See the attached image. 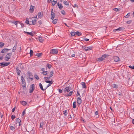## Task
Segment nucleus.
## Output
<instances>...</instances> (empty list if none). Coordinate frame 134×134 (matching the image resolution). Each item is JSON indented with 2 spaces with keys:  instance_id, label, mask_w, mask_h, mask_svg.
<instances>
[{
  "instance_id": "obj_1",
  "label": "nucleus",
  "mask_w": 134,
  "mask_h": 134,
  "mask_svg": "<svg viewBox=\"0 0 134 134\" xmlns=\"http://www.w3.org/2000/svg\"><path fill=\"white\" fill-rule=\"evenodd\" d=\"M12 55V53H8L5 57L4 59L6 61H8Z\"/></svg>"
},
{
  "instance_id": "obj_2",
  "label": "nucleus",
  "mask_w": 134,
  "mask_h": 134,
  "mask_svg": "<svg viewBox=\"0 0 134 134\" xmlns=\"http://www.w3.org/2000/svg\"><path fill=\"white\" fill-rule=\"evenodd\" d=\"M35 85L34 84H32L30 86V87L29 89V93H31L33 92L34 89Z\"/></svg>"
},
{
  "instance_id": "obj_3",
  "label": "nucleus",
  "mask_w": 134,
  "mask_h": 134,
  "mask_svg": "<svg viewBox=\"0 0 134 134\" xmlns=\"http://www.w3.org/2000/svg\"><path fill=\"white\" fill-rule=\"evenodd\" d=\"M10 64V62H3L0 63V66L2 67H4Z\"/></svg>"
},
{
  "instance_id": "obj_4",
  "label": "nucleus",
  "mask_w": 134,
  "mask_h": 134,
  "mask_svg": "<svg viewBox=\"0 0 134 134\" xmlns=\"http://www.w3.org/2000/svg\"><path fill=\"white\" fill-rule=\"evenodd\" d=\"M58 53V50L56 49H53L51 50L50 53L51 54H57Z\"/></svg>"
},
{
  "instance_id": "obj_5",
  "label": "nucleus",
  "mask_w": 134,
  "mask_h": 134,
  "mask_svg": "<svg viewBox=\"0 0 134 134\" xmlns=\"http://www.w3.org/2000/svg\"><path fill=\"white\" fill-rule=\"evenodd\" d=\"M77 105L78 106H79L80 105V104L82 102V100L79 97L77 98Z\"/></svg>"
},
{
  "instance_id": "obj_6",
  "label": "nucleus",
  "mask_w": 134,
  "mask_h": 134,
  "mask_svg": "<svg viewBox=\"0 0 134 134\" xmlns=\"http://www.w3.org/2000/svg\"><path fill=\"white\" fill-rule=\"evenodd\" d=\"M28 75L29 76V78L31 79V81H32L33 79V76L32 75V73L29 71L27 72Z\"/></svg>"
},
{
  "instance_id": "obj_7",
  "label": "nucleus",
  "mask_w": 134,
  "mask_h": 134,
  "mask_svg": "<svg viewBox=\"0 0 134 134\" xmlns=\"http://www.w3.org/2000/svg\"><path fill=\"white\" fill-rule=\"evenodd\" d=\"M125 28L123 27H120L117 29H114L113 31L114 32L116 31H120L123 30Z\"/></svg>"
},
{
  "instance_id": "obj_8",
  "label": "nucleus",
  "mask_w": 134,
  "mask_h": 134,
  "mask_svg": "<svg viewBox=\"0 0 134 134\" xmlns=\"http://www.w3.org/2000/svg\"><path fill=\"white\" fill-rule=\"evenodd\" d=\"M53 9L52 10L51 14V18L52 20H53L55 16V14L53 12Z\"/></svg>"
},
{
  "instance_id": "obj_9",
  "label": "nucleus",
  "mask_w": 134,
  "mask_h": 134,
  "mask_svg": "<svg viewBox=\"0 0 134 134\" xmlns=\"http://www.w3.org/2000/svg\"><path fill=\"white\" fill-rule=\"evenodd\" d=\"M35 7L34 6L31 5L29 9L30 12L31 13H32L34 10Z\"/></svg>"
},
{
  "instance_id": "obj_10",
  "label": "nucleus",
  "mask_w": 134,
  "mask_h": 134,
  "mask_svg": "<svg viewBox=\"0 0 134 134\" xmlns=\"http://www.w3.org/2000/svg\"><path fill=\"white\" fill-rule=\"evenodd\" d=\"M10 49L7 48H4L1 51V53H6Z\"/></svg>"
},
{
  "instance_id": "obj_11",
  "label": "nucleus",
  "mask_w": 134,
  "mask_h": 134,
  "mask_svg": "<svg viewBox=\"0 0 134 134\" xmlns=\"http://www.w3.org/2000/svg\"><path fill=\"white\" fill-rule=\"evenodd\" d=\"M114 59L115 62H118L120 60L119 57L117 56H114L113 58Z\"/></svg>"
},
{
  "instance_id": "obj_12",
  "label": "nucleus",
  "mask_w": 134,
  "mask_h": 134,
  "mask_svg": "<svg viewBox=\"0 0 134 134\" xmlns=\"http://www.w3.org/2000/svg\"><path fill=\"white\" fill-rule=\"evenodd\" d=\"M16 73H17L18 75L19 76L20 75V70L18 68V67L17 66H16Z\"/></svg>"
},
{
  "instance_id": "obj_13",
  "label": "nucleus",
  "mask_w": 134,
  "mask_h": 134,
  "mask_svg": "<svg viewBox=\"0 0 134 134\" xmlns=\"http://www.w3.org/2000/svg\"><path fill=\"white\" fill-rule=\"evenodd\" d=\"M26 83L25 81H22V86L23 87V88H26Z\"/></svg>"
},
{
  "instance_id": "obj_14",
  "label": "nucleus",
  "mask_w": 134,
  "mask_h": 134,
  "mask_svg": "<svg viewBox=\"0 0 134 134\" xmlns=\"http://www.w3.org/2000/svg\"><path fill=\"white\" fill-rule=\"evenodd\" d=\"M57 5L58 7L60 9H62L63 8V6L61 4V3L59 4V2L58 3Z\"/></svg>"
},
{
  "instance_id": "obj_15",
  "label": "nucleus",
  "mask_w": 134,
  "mask_h": 134,
  "mask_svg": "<svg viewBox=\"0 0 134 134\" xmlns=\"http://www.w3.org/2000/svg\"><path fill=\"white\" fill-rule=\"evenodd\" d=\"M11 22L12 23L14 24V25H16V26H17V24H19V23H20V22H19V21H11Z\"/></svg>"
},
{
  "instance_id": "obj_16",
  "label": "nucleus",
  "mask_w": 134,
  "mask_h": 134,
  "mask_svg": "<svg viewBox=\"0 0 134 134\" xmlns=\"http://www.w3.org/2000/svg\"><path fill=\"white\" fill-rule=\"evenodd\" d=\"M108 56V55L104 54L102 56L101 58L102 59V60H103L105 59L106 57Z\"/></svg>"
},
{
  "instance_id": "obj_17",
  "label": "nucleus",
  "mask_w": 134,
  "mask_h": 134,
  "mask_svg": "<svg viewBox=\"0 0 134 134\" xmlns=\"http://www.w3.org/2000/svg\"><path fill=\"white\" fill-rule=\"evenodd\" d=\"M20 103L23 105L24 106H25L27 103L26 102L23 100L20 101Z\"/></svg>"
},
{
  "instance_id": "obj_18",
  "label": "nucleus",
  "mask_w": 134,
  "mask_h": 134,
  "mask_svg": "<svg viewBox=\"0 0 134 134\" xmlns=\"http://www.w3.org/2000/svg\"><path fill=\"white\" fill-rule=\"evenodd\" d=\"M24 33L25 34H27L28 35H30L31 36H33L34 35L31 32H28L24 31Z\"/></svg>"
},
{
  "instance_id": "obj_19",
  "label": "nucleus",
  "mask_w": 134,
  "mask_h": 134,
  "mask_svg": "<svg viewBox=\"0 0 134 134\" xmlns=\"http://www.w3.org/2000/svg\"><path fill=\"white\" fill-rule=\"evenodd\" d=\"M39 86L40 88L42 90L44 91L45 90V88L44 89L43 88L42 85L41 83H39Z\"/></svg>"
},
{
  "instance_id": "obj_20",
  "label": "nucleus",
  "mask_w": 134,
  "mask_h": 134,
  "mask_svg": "<svg viewBox=\"0 0 134 134\" xmlns=\"http://www.w3.org/2000/svg\"><path fill=\"white\" fill-rule=\"evenodd\" d=\"M37 15L38 18H42L43 16V14H41V12H39L38 13Z\"/></svg>"
},
{
  "instance_id": "obj_21",
  "label": "nucleus",
  "mask_w": 134,
  "mask_h": 134,
  "mask_svg": "<svg viewBox=\"0 0 134 134\" xmlns=\"http://www.w3.org/2000/svg\"><path fill=\"white\" fill-rule=\"evenodd\" d=\"M72 92H73L72 91H71L70 92L68 93L67 95H65V96L67 97L68 96H70L72 95Z\"/></svg>"
},
{
  "instance_id": "obj_22",
  "label": "nucleus",
  "mask_w": 134,
  "mask_h": 134,
  "mask_svg": "<svg viewBox=\"0 0 134 134\" xmlns=\"http://www.w3.org/2000/svg\"><path fill=\"white\" fill-rule=\"evenodd\" d=\"M81 84L82 86V88H85L86 87L85 83L84 82H82L81 83Z\"/></svg>"
},
{
  "instance_id": "obj_23",
  "label": "nucleus",
  "mask_w": 134,
  "mask_h": 134,
  "mask_svg": "<svg viewBox=\"0 0 134 134\" xmlns=\"http://www.w3.org/2000/svg\"><path fill=\"white\" fill-rule=\"evenodd\" d=\"M42 53H36V56H37L38 57H40L42 55Z\"/></svg>"
},
{
  "instance_id": "obj_24",
  "label": "nucleus",
  "mask_w": 134,
  "mask_h": 134,
  "mask_svg": "<svg viewBox=\"0 0 134 134\" xmlns=\"http://www.w3.org/2000/svg\"><path fill=\"white\" fill-rule=\"evenodd\" d=\"M17 46V44H15V45H14V46L12 50V52H14L15 51V50L16 49Z\"/></svg>"
},
{
  "instance_id": "obj_25",
  "label": "nucleus",
  "mask_w": 134,
  "mask_h": 134,
  "mask_svg": "<svg viewBox=\"0 0 134 134\" xmlns=\"http://www.w3.org/2000/svg\"><path fill=\"white\" fill-rule=\"evenodd\" d=\"M76 34L78 36H80L82 35V33L81 32L77 31L75 32Z\"/></svg>"
},
{
  "instance_id": "obj_26",
  "label": "nucleus",
  "mask_w": 134,
  "mask_h": 134,
  "mask_svg": "<svg viewBox=\"0 0 134 134\" xmlns=\"http://www.w3.org/2000/svg\"><path fill=\"white\" fill-rule=\"evenodd\" d=\"M25 23L27 24L31 25L29 23V19L27 18H26Z\"/></svg>"
},
{
  "instance_id": "obj_27",
  "label": "nucleus",
  "mask_w": 134,
  "mask_h": 134,
  "mask_svg": "<svg viewBox=\"0 0 134 134\" xmlns=\"http://www.w3.org/2000/svg\"><path fill=\"white\" fill-rule=\"evenodd\" d=\"M69 87H66L64 89V91H65V92H69L70 90L69 89Z\"/></svg>"
},
{
  "instance_id": "obj_28",
  "label": "nucleus",
  "mask_w": 134,
  "mask_h": 134,
  "mask_svg": "<svg viewBox=\"0 0 134 134\" xmlns=\"http://www.w3.org/2000/svg\"><path fill=\"white\" fill-rule=\"evenodd\" d=\"M48 72L47 71H43L41 73L42 74L45 75L48 74Z\"/></svg>"
},
{
  "instance_id": "obj_29",
  "label": "nucleus",
  "mask_w": 134,
  "mask_h": 134,
  "mask_svg": "<svg viewBox=\"0 0 134 134\" xmlns=\"http://www.w3.org/2000/svg\"><path fill=\"white\" fill-rule=\"evenodd\" d=\"M76 102H74L72 104V107L74 108H75L76 107Z\"/></svg>"
},
{
  "instance_id": "obj_30",
  "label": "nucleus",
  "mask_w": 134,
  "mask_h": 134,
  "mask_svg": "<svg viewBox=\"0 0 134 134\" xmlns=\"http://www.w3.org/2000/svg\"><path fill=\"white\" fill-rule=\"evenodd\" d=\"M16 123H20V122H21V120L19 118H16Z\"/></svg>"
},
{
  "instance_id": "obj_31",
  "label": "nucleus",
  "mask_w": 134,
  "mask_h": 134,
  "mask_svg": "<svg viewBox=\"0 0 134 134\" xmlns=\"http://www.w3.org/2000/svg\"><path fill=\"white\" fill-rule=\"evenodd\" d=\"M57 3V1H55L54 0H53L52 2V5L53 6H54Z\"/></svg>"
},
{
  "instance_id": "obj_32",
  "label": "nucleus",
  "mask_w": 134,
  "mask_h": 134,
  "mask_svg": "<svg viewBox=\"0 0 134 134\" xmlns=\"http://www.w3.org/2000/svg\"><path fill=\"white\" fill-rule=\"evenodd\" d=\"M112 87L113 88H117L118 87V86L117 85H116L114 84H113L112 85Z\"/></svg>"
},
{
  "instance_id": "obj_33",
  "label": "nucleus",
  "mask_w": 134,
  "mask_h": 134,
  "mask_svg": "<svg viewBox=\"0 0 134 134\" xmlns=\"http://www.w3.org/2000/svg\"><path fill=\"white\" fill-rule=\"evenodd\" d=\"M38 40L40 41V42L41 43H42L43 42V40L42 39V38L40 37H38Z\"/></svg>"
},
{
  "instance_id": "obj_34",
  "label": "nucleus",
  "mask_w": 134,
  "mask_h": 134,
  "mask_svg": "<svg viewBox=\"0 0 134 134\" xmlns=\"http://www.w3.org/2000/svg\"><path fill=\"white\" fill-rule=\"evenodd\" d=\"M45 82L50 84H52L53 83V82L52 81L45 80Z\"/></svg>"
},
{
  "instance_id": "obj_35",
  "label": "nucleus",
  "mask_w": 134,
  "mask_h": 134,
  "mask_svg": "<svg viewBox=\"0 0 134 134\" xmlns=\"http://www.w3.org/2000/svg\"><path fill=\"white\" fill-rule=\"evenodd\" d=\"M63 3L66 5H69V3L66 1H64Z\"/></svg>"
},
{
  "instance_id": "obj_36",
  "label": "nucleus",
  "mask_w": 134,
  "mask_h": 134,
  "mask_svg": "<svg viewBox=\"0 0 134 134\" xmlns=\"http://www.w3.org/2000/svg\"><path fill=\"white\" fill-rule=\"evenodd\" d=\"M33 53V52L32 50L31 49L30 51V56L31 57L32 56Z\"/></svg>"
},
{
  "instance_id": "obj_37",
  "label": "nucleus",
  "mask_w": 134,
  "mask_h": 134,
  "mask_svg": "<svg viewBox=\"0 0 134 134\" xmlns=\"http://www.w3.org/2000/svg\"><path fill=\"white\" fill-rule=\"evenodd\" d=\"M83 49H85V51H88V47H85V46H83Z\"/></svg>"
},
{
  "instance_id": "obj_38",
  "label": "nucleus",
  "mask_w": 134,
  "mask_h": 134,
  "mask_svg": "<svg viewBox=\"0 0 134 134\" xmlns=\"http://www.w3.org/2000/svg\"><path fill=\"white\" fill-rule=\"evenodd\" d=\"M57 20L56 19H55L54 20H53L52 21L53 23L54 24H55L57 22Z\"/></svg>"
},
{
  "instance_id": "obj_39",
  "label": "nucleus",
  "mask_w": 134,
  "mask_h": 134,
  "mask_svg": "<svg viewBox=\"0 0 134 134\" xmlns=\"http://www.w3.org/2000/svg\"><path fill=\"white\" fill-rule=\"evenodd\" d=\"M35 78L37 80H38L39 79V78L38 76L36 74L35 75H34Z\"/></svg>"
},
{
  "instance_id": "obj_40",
  "label": "nucleus",
  "mask_w": 134,
  "mask_h": 134,
  "mask_svg": "<svg viewBox=\"0 0 134 134\" xmlns=\"http://www.w3.org/2000/svg\"><path fill=\"white\" fill-rule=\"evenodd\" d=\"M53 75V71H51L50 73V77H52Z\"/></svg>"
},
{
  "instance_id": "obj_41",
  "label": "nucleus",
  "mask_w": 134,
  "mask_h": 134,
  "mask_svg": "<svg viewBox=\"0 0 134 134\" xmlns=\"http://www.w3.org/2000/svg\"><path fill=\"white\" fill-rule=\"evenodd\" d=\"M44 124V122L43 121L41 122L40 124V126L41 128H42Z\"/></svg>"
},
{
  "instance_id": "obj_42",
  "label": "nucleus",
  "mask_w": 134,
  "mask_h": 134,
  "mask_svg": "<svg viewBox=\"0 0 134 134\" xmlns=\"http://www.w3.org/2000/svg\"><path fill=\"white\" fill-rule=\"evenodd\" d=\"M71 35L72 36H75L76 34L75 32H72L70 33Z\"/></svg>"
},
{
  "instance_id": "obj_43",
  "label": "nucleus",
  "mask_w": 134,
  "mask_h": 134,
  "mask_svg": "<svg viewBox=\"0 0 134 134\" xmlns=\"http://www.w3.org/2000/svg\"><path fill=\"white\" fill-rule=\"evenodd\" d=\"M61 13L64 15H65V11L63 10H62L61 11Z\"/></svg>"
},
{
  "instance_id": "obj_44",
  "label": "nucleus",
  "mask_w": 134,
  "mask_h": 134,
  "mask_svg": "<svg viewBox=\"0 0 134 134\" xmlns=\"http://www.w3.org/2000/svg\"><path fill=\"white\" fill-rule=\"evenodd\" d=\"M4 45V43L2 42H0V47L2 48Z\"/></svg>"
},
{
  "instance_id": "obj_45",
  "label": "nucleus",
  "mask_w": 134,
  "mask_h": 134,
  "mask_svg": "<svg viewBox=\"0 0 134 134\" xmlns=\"http://www.w3.org/2000/svg\"><path fill=\"white\" fill-rule=\"evenodd\" d=\"M63 114H64V115L65 116H66L67 115V110H65L63 111Z\"/></svg>"
},
{
  "instance_id": "obj_46",
  "label": "nucleus",
  "mask_w": 134,
  "mask_h": 134,
  "mask_svg": "<svg viewBox=\"0 0 134 134\" xmlns=\"http://www.w3.org/2000/svg\"><path fill=\"white\" fill-rule=\"evenodd\" d=\"M47 66L48 69H50L52 66V65L49 64H47Z\"/></svg>"
},
{
  "instance_id": "obj_47",
  "label": "nucleus",
  "mask_w": 134,
  "mask_h": 134,
  "mask_svg": "<svg viewBox=\"0 0 134 134\" xmlns=\"http://www.w3.org/2000/svg\"><path fill=\"white\" fill-rule=\"evenodd\" d=\"M130 15V13H128L127 15H126L125 16V17L126 18H128Z\"/></svg>"
},
{
  "instance_id": "obj_48",
  "label": "nucleus",
  "mask_w": 134,
  "mask_h": 134,
  "mask_svg": "<svg viewBox=\"0 0 134 134\" xmlns=\"http://www.w3.org/2000/svg\"><path fill=\"white\" fill-rule=\"evenodd\" d=\"M32 23L30 24H32L33 25H35L36 23V22L34 21L33 20H32Z\"/></svg>"
},
{
  "instance_id": "obj_49",
  "label": "nucleus",
  "mask_w": 134,
  "mask_h": 134,
  "mask_svg": "<svg viewBox=\"0 0 134 134\" xmlns=\"http://www.w3.org/2000/svg\"><path fill=\"white\" fill-rule=\"evenodd\" d=\"M15 118V115H12L11 116V118L12 120H14Z\"/></svg>"
},
{
  "instance_id": "obj_50",
  "label": "nucleus",
  "mask_w": 134,
  "mask_h": 134,
  "mask_svg": "<svg viewBox=\"0 0 134 134\" xmlns=\"http://www.w3.org/2000/svg\"><path fill=\"white\" fill-rule=\"evenodd\" d=\"M10 130H13L15 129V128L13 126H10Z\"/></svg>"
},
{
  "instance_id": "obj_51",
  "label": "nucleus",
  "mask_w": 134,
  "mask_h": 134,
  "mask_svg": "<svg viewBox=\"0 0 134 134\" xmlns=\"http://www.w3.org/2000/svg\"><path fill=\"white\" fill-rule=\"evenodd\" d=\"M101 61H102V59L101 58V57L97 59V61L100 62Z\"/></svg>"
},
{
  "instance_id": "obj_52",
  "label": "nucleus",
  "mask_w": 134,
  "mask_h": 134,
  "mask_svg": "<svg viewBox=\"0 0 134 134\" xmlns=\"http://www.w3.org/2000/svg\"><path fill=\"white\" fill-rule=\"evenodd\" d=\"M129 67L131 69H134V65L133 66H131V65H130Z\"/></svg>"
},
{
  "instance_id": "obj_53",
  "label": "nucleus",
  "mask_w": 134,
  "mask_h": 134,
  "mask_svg": "<svg viewBox=\"0 0 134 134\" xmlns=\"http://www.w3.org/2000/svg\"><path fill=\"white\" fill-rule=\"evenodd\" d=\"M19 24L21 25V28H23V27H24V25L22 23L20 22V23H19Z\"/></svg>"
},
{
  "instance_id": "obj_54",
  "label": "nucleus",
  "mask_w": 134,
  "mask_h": 134,
  "mask_svg": "<svg viewBox=\"0 0 134 134\" xmlns=\"http://www.w3.org/2000/svg\"><path fill=\"white\" fill-rule=\"evenodd\" d=\"M3 112H1L0 113V117L1 118H2L3 116Z\"/></svg>"
},
{
  "instance_id": "obj_55",
  "label": "nucleus",
  "mask_w": 134,
  "mask_h": 134,
  "mask_svg": "<svg viewBox=\"0 0 134 134\" xmlns=\"http://www.w3.org/2000/svg\"><path fill=\"white\" fill-rule=\"evenodd\" d=\"M26 111V110H24L23 111L22 113V116H23L25 114V111Z\"/></svg>"
},
{
  "instance_id": "obj_56",
  "label": "nucleus",
  "mask_w": 134,
  "mask_h": 134,
  "mask_svg": "<svg viewBox=\"0 0 134 134\" xmlns=\"http://www.w3.org/2000/svg\"><path fill=\"white\" fill-rule=\"evenodd\" d=\"M88 47V50H91L92 48H93V47Z\"/></svg>"
},
{
  "instance_id": "obj_57",
  "label": "nucleus",
  "mask_w": 134,
  "mask_h": 134,
  "mask_svg": "<svg viewBox=\"0 0 134 134\" xmlns=\"http://www.w3.org/2000/svg\"><path fill=\"white\" fill-rule=\"evenodd\" d=\"M131 22V21L129 20V21H127L126 23L127 24H130Z\"/></svg>"
},
{
  "instance_id": "obj_58",
  "label": "nucleus",
  "mask_w": 134,
  "mask_h": 134,
  "mask_svg": "<svg viewBox=\"0 0 134 134\" xmlns=\"http://www.w3.org/2000/svg\"><path fill=\"white\" fill-rule=\"evenodd\" d=\"M21 80L22 81H25L24 79L22 76H21Z\"/></svg>"
},
{
  "instance_id": "obj_59",
  "label": "nucleus",
  "mask_w": 134,
  "mask_h": 134,
  "mask_svg": "<svg viewBox=\"0 0 134 134\" xmlns=\"http://www.w3.org/2000/svg\"><path fill=\"white\" fill-rule=\"evenodd\" d=\"M114 10L116 12H118L119 11V10L118 8H115L114 9Z\"/></svg>"
},
{
  "instance_id": "obj_60",
  "label": "nucleus",
  "mask_w": 134,
  "mask_h": 134,
  "mask_svg": "<svg viewBox=\"0 0 134 134\" xmlns=\"http://www.w3.org/2000/svg\"><path fill=\"white\" fill-rule=\"evenodd\" d=\"M51 84H50V83H49L48 85L46 87V88H45V90L48 87H49V86H50L51 85Z\"/></svg>"
},
{
  "instance_id": "obj_61",
  "label": "nucleus",
  "mask_w": 134,
  "mask_h": 134,
  "mask_svg": "<svg viewBox=\"0 0 134 134\" xmlns=\"http://www.w3.org/2000/svg\"><path fill=\"white\" fill-rule=\"evenodd\" d=\"M79 96L80 97H81V96H80V94L79 93V92L78 91H77V94H76L77 96Z\"/></svg>"
},
{
  "instance_id": "obj_62",
  "label": "nucleus",
  "mask_w": 134,
  "mask_h": 134,
  "mask_svg": "<svg viewBox=\"0 0 134 134\" xmlns=\"http://www.w3.org/2000/svg\"><path fill=\"white\" fill-rule=\"evenodd\" d=\"M38 23L40 25H41L42 24V22L41 20H40L38 21Z\"/></svg>"
},
{
  "instance_id": "obj_63",
  "label": "nucleus",
  "mask_w": 134,
  "mask_h": 134,
  "mask_svg": "<svg viewBox=\"0 0 134 134\" xmlns=\"http://www.w3.org/2000/svg\"><path fill=\"white\" fill-rule=\"evenodd\" d=\"M73 7H78L77 5L76 4H75L73 6Z\"/></svg>"
},
{
  "instance_id": "obj_64",
  "label": "nucleus",
  "mask_w": 134,
  "mask_h": 134,
  "mask_svg": "<svg viewBox=\"0 0 134 134\" xmlns=\"http://www.w3.org/2000/svg\"><path fill=\"white\" fill-rule=\"evenodd\" d=\"M3 58V56L2 55L0 57V59L1 60H2Z\"/></svg>"
}]
</instances>
